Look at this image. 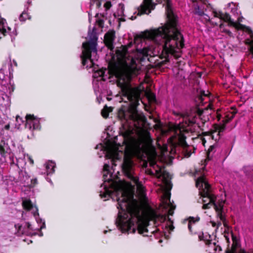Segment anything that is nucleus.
<instances>
[{"label": "nucleus", "instance_id": "28", "mask_svg": "<svg viewBox=\"0 0 253 253\" xmlns=\"http://www.w3.org/2000/svg\"><path fill=\"white\" fill-rule=\"evenodd\" d=\"M216 129H219V131H218V133L220 132V131H222L223 130V126H217L216 128Z\"/></svg>", "mask_w": 253, "mask_h": 253}, {"label": "nucleus", "instance_id": "4", "mask_svg": "<svg viewBox=\"0 0 253 253\" xmlns=\"http://www.w3.org/2000/svg\"><path fill=\"white\" fill-rule=\"evenodd\" d=\"M196 185L199 189L201 201L199 202L203 204V209H207L213 207L216 212L217 221H211V223L216 231L221 225L222 223L224 226L227 227V224L224 216L222 214V209L224 201L215 197L211 191L210 185L208 183L204 176L199 177L196 181Z\"/></svg>", "mask_w": 253, "mask_h": 253}, {"label": "nucleus", "instance_id": "18", "mask_svg": "<svg viewBox=\"0 0 253 253\" xmlns=\"http://www.w3.org/2000/svg\"><path fill=\"white\" fill-rule=\"evenodd\" d=\"M103 2V0H90V4L91 5L95 4L96 7H100L102 3Z\"/></svg>", "mask_w": 253, "mask_h": 253}, {"label": "nucleus", "instance_id": "29", "mask_svg": "<svg viewBox=\"0 0 253 253\" xmlns=\"http://www.w3.org/2000/svg\"><path fill=\"white\" fill-rule=\"evenodd\" d=\"M223 31L224 32L227 33L230 36H232V33L230 31L226 30H224Z\"/></svg>", "mask_w": 253, "mask_h": 253}, {"label": "nucleus", "instance_id": "31", "mask_svg": "<svg viewBox=\"0 0 253 253\" xmlns=\"http://www.w3.org/2000/svg\"><path fill=\"white\" fill-rule=\"evenodd\" d=\"M168 149H169V148H168V146H165L164 147V148H163V151H168Z\"/></svg>", "mask_w": 253, "mask_h": 253}, {"label": "nucleus", "instance_id": "36", "mask_svg": "<svg viewBox=\"0 0 253 253\" xmlns=\"http://www.w3.org/2000/svg\"><path fill=\"white\" fill-rule=\"evenodd\" d=\"M28 2L29 3H31V1H30V0H29L28 1Z\"/></svg>", "mask_w": 253, "mask_h": 253}, {"label": "nucleus", "instance_id": "11", "mask_svg": "<svg viewBox=\"0 0 253 253\" xmlns=\"http://www.w3.org/2000/svg\"><path fill=\"white\" fill-rule=\"evenodd\" d=\"M22 205L25 210L30 211L34 215L35 218L39 215L38 210L37 207L32 203L31 201L29 199H25L23 201Z\"/></svg>", "mask_w": 253, "mask_h": 253}, {"label": "nucleus", "instance_id": "10", "mask_svg": "<svg viewBox=\"0 0 253 253\" xmlns=\"http://www.w3.org/2000/svg\"><path fill=\"white\" fill-rule=\"evenodd\" d=\"M26 127L29 129H36L40 128V121L38 119L31 115H28L26 117Z\"/></svg>", "mask_w": 253, "mask_h": 253}, {"label": "nucleus", "instance_id": "5", "mask_svg": "<svg viewBox=\"0 0 253 253\" xmlns=\"http://www.w3.org/2000/svg\"><path fill=\"white\" fill-rule=\"evenodd\" d=\"M228 8L234 15V18H231L228 14L223 13L220 11L214 10L213 11L214 18L211 20V23L214 25H219L220 28H221L222 26V21L223 20L228 22L229 26L234 27L237 30H248V28L241 24L243 17L241 16L240 12L238 11L237 5L233 2L229 3H228Z\"/></svg>", "mask_w": 253, "mask_h": 253}, {"label": "nucleus", "instance_id": "12", "mask_svg": "<svg viewBox=\"0 0 253 253\" xmlns=\"http://www.w3.org/2000/svg\"><path fill=\"white\" fill-rule=\"evenodd\" d=\"M115 38V32L114 31H109L105 34L104 36V41L109 48H112Z\"/></svg>", "mask_w": 253, "mask_h": 253}, {"label": "nucleus", "instance_id": "33", "mask_svg": "<svg viewBox=\"0 0 253 253\" xmlns=\"http://www.w3.org/2000/svg\"><path fill=\"white\" fill-rule=\"evenodd\" d=\"M209 118L208 117L207 118H205L204 119V121L206 122L207 121V120H208Z\"/></svg>", "mask_w": 253, "mask_h": 253}, {"label": "nucleus", "instance_id": "25", "mask_svg": "<svg viewBox=\"0 0 253 253\" xmlns=\"http://www.w3.org/2000/svg\"><path fill=\"white\" fill-rule=\"evenodd\" d=\"M249 43L250 44V51L252 54L253 55V39L250 41Z\"/></svg>", "mask_w": 253, "mask_h": 253}, {"label": "nucleus", "instance_id": "9", "mask_svg": "<svg viewBox=\"0 0 253 253\" xmlns=\"http://www.w3.org/2000/svg\"><path fill=\"white\" fill-rule=\"evenodd\" d=\"M199 220L200 217L198 216L189 217L183 221V223L187 225L190 232L196 234L198 232V224Z\"/></svg>", "mask_w": 253, "mask_h": 253}, {"label": "nucleus", "instance_id": "30", "mask_svg": "<svg viewBox=\"0 0 253 253\" xmlns=\"http://www.w3.org/2000/svg\"><path fill=\"white\" fill-rule=\"evenodd\" d=\"M32 182L34 184H37V179L36 178L34 179H32Z\"/></svg>", "mask_w": 253, "mask_h": 253}, {"label": "nucleus", "instance_id": "38", "mask_svg": "<svg viewBox=\"0 0 253 253\" xmlns=\"http://www.w3.org/2000/svg\"><path fill=\"white\" fill-rule=\"evenodd\" d=\"M36 219L37 220V219L36 218ZM37 222H38V220H37Z\"/></svg>", "mask_w": 253, "mask_h": 253}, {"label": "nucleus", "instance_id": "19", "mask_svg": "<svg viewBox=\"0 0 253 253\" xmlns=\"http://www.w3.org/2000/svg\"><path fill=\"white\" fill-rule=\"evenodd\" d=\"M104 74V71L102 69L97 70L95 72L93 75L94 78H97L98 77H102Z\"/></svg>", "mask_w": 253, "mask_h": 253}, {"label": "nucleus", "instance_id": "14", "mask_svg": "<svg viewBox=\"0 0 253 253\" xmlns=\"http://www.w3.org/2000/svg\"><path fill=\"white\" fill-rule=\"evenodd\" d=\"M55 164L52 161H49L44 164V167L46 169V173L47 175L52 174L54 172V168L55 167Z\"/></svg>", "mask_w": 253, "mask_h": 253}, {"label": "nucleus", "instance_id": "24", "mask_svg": "<svg viewBox=\"0 0 253 253\" xmlns=\"http://www.w3.org/2000/svg\"><path fill=\"white\" fill-rule=\"evenodd\" d=\"M111 6L112 4L110 1H106L104 4V6L106 10L110 9Z\"/></svg>", "mask_w": 253, "mask_h": 253}, {"label": "nucleus", "instance_id": "16", "mask_svg": "<svg viewBox=\"0 0 253 253\" xmlns=\"http://www.w3.org/2000/svg\"><path fill=\"white\" fill-rule=\"evenodd\" d=\"M124 5L123 4H120L118 6L117 11L114 13V15L115 17H122L124 15Z\"/></svg>", "mask_w": 253, "mask_h": 253}, {"label": "nucleus", "instance_id": "26", "mask_svg": "<svg viewBox=\"0 0 253 253\" xmlns=\"http://www.w3.org/2000/svg\"><path fill=\"white\" fill-rule=\"evenodd\" d=\"M26 157L29 160L30 163L32 165L34 164V160L32 159V158L28 155V154L26 155Z\"/></svg>", "mask_w": 253, "mask_h": 253}, {"label": "nucleus", "instance_id": "17", "mask_svg": "<svg viewBox=\"0 0 253 253\" xmlns=\"http://www.w3.org/2000/svg\"><path fill=\"white\" fill-rule=\"evenodd\" d=\"M112 111V109L111 107L105 106L101 111V115L104 118H106L108 116L109 113Z\"/></svg>", "mask_w": 253, "mask_h": 253}, {"label": "nucleus", "instance_id": "3", "mask_svg": "<svg viewBox=\"0 0 253 253\" xmlns=\"http://www.w3.org/2000/svg\"><path fill=\"white\" fill-rule=\"evenodd\" d=\"M208 109L211 110L212 109L211 104H209L204 110L195 109L189 113L180 114V115L183 118L184 122L171 125L169 126L168 131L171 136L168 140V143L171 147H172L170 148L171 151H173V148L178 145L183 147L187 146L185 141V133L191 129L189 127L195 124L199 126V119L203 120V115Z\"/></svg>", "mask_w": 253, "mask_h": 253}, {"label": "nucleus", "instance_id": "20", "mask_svg": "<svg viewBox=\"0 0 253 253\" xmlns=\"http://www.w3.org/2000/svg\"><path fill=\"white\" fill-rule=\"evenodd\" d=\"M28 18H29V15H28V13L27 12H23L21 14V15H20V16L19 17V19L21 21H24L26 19H28Z\"/></svg>", "mask_w": 253, "mask_h": 253}, {"label": "nucleus", "instance_id": "15", "mask_svg": "<svg viewBox=\"0 0 253 253\" xmlns=\"http://www.w3.org/2000/svg\"><path fill=\"white\" fill-rule=\"evenodd\" d=\"M25 158L26 155H24L23 157H19L17 158L16 165L19 169H22L25 168L26 164L25 160Z\"/></svg>", "mask_w": 253, "mask_h": 253}, {"label": "nucleus", "instance_id": "32", "mask_svg": "<svg viewBox=\"0 0 253 253\" xmlns=\"http://www.w3.org/2000/svg\"><path fill=\"white\" fill-rule=\"evenodd\" d=\"M191 155V153L190 152H187L186 154H185V156L186 157H190Z\"/></svg>", "mask_w": 253, "mask_h": 253}, {"label": "nucleus", "instance_id": "22", "mask_svg": "<svg viewBox=\"0 0 253 253\" xmlns=\"http://www.w3.org/2000/svg\"><path fill=\"white\" fill-rule=\"evenodd\" d=\"M209 94V91H207V92H205V91H203L202 92L201 96L199 98V99L201 102H203L204 100H205V97H207Z\"/></svg>", "mask_w": 253, "mask_h": 253}, {"label": "nucleus", "instance_id": "6", "mask_svg": "<svg viewBox=\"0 0 253 253\" xmlns=\"http://www.w3.org/2000/svg\"><path fill=\"white\" fill-rule=\"evenodd\" d=\"M88 42L83 43V50L81 58L82 64L86 68H91L96 64L95 61L98 59L99 56L97 53V37L95 32L88 33Z\"/></svg>", "mask_w": 253, "mask_h": 253}, {"label": "nucleus", "instance_id": "27", "mask_svg": "<svg viewBox=\"0 0 253 253\" xmlns=\"http://www.w3.org/2000/svg\"><path fill=\"white\" fill-rule=\"evenodd\" d=\"M16 121L18 123H20V122H23L22 119L19 116H17L16 118ZM20 124H19V125Z\"/></svg>", "mask_w": 253, "mask_h": 253}, {"label": "nucleus", "instance_id": "8", "mask_svg": "<svg viewBox=\"0 0 253 253\" xmlns=\"http://www.w3.org/2000/svg\"><path fill=\"white\" fill-rule=\"evenodd\" d=\"M9 35L11 37L16 35L14 30L11 32V28L7 26L5 19L3 18L0 19V39L2 37Z\"/></svg>", "mask_w": 253, "mask_h": 253}, {"label": "nucleus", "instance_id": "7", "mask_svg": "<svg viewBox=\"0 0 253 253\" xmlns=\"http://www.w3.org/2000/svg\"><path fill=\"white\" fill-rule=\"evenodd\" d=\"M229 236L231 237L232 244L231 249L227 252V253H239V242L237 237L235 236L232 233L228 234V235H225L224 237L228 243L229 242ZM240 253H247L244 251H240Z\"/></svg>", "mask_w": 253, "mask_h": 253}, {"label": "nucleus", "instance_id": "2", "mask_svg": "<svg viewBox=\"0 0 253 253\" xmlns=\"http://www.w3.org/2000/svg\"><path fill=\"white\" fill-rule=\"evenodd\" d=\"M193 2L197 0H192ZM206 4L207 0H200ZM166 3L167 23L158 28L146 31L134 39L135 51L129 50L132 43L121 47L112 56L111 62L114 66V73L117 78V84L121 88L123 95L129 101L136 100L138 94L130 85L133 76L145 69L147 56L160 53L174 54L179 53L184 46L183 38L177 25V17L173 12L169 0H143L138 9V14H148L158 2Z\"/></svg>", "mask_w": 253, "mask_h": 253}, {"label": "nucleus", "instance_id": "13", "mask_svg": "<svg viewBox=\"0 0 253 253\" xmlns=\"http://www.w3.org/2000/svg\"><path fill=\"white\" fill-rule=\"evenodd\" d=\"M27 228H25L19 224H16L15 227L16 229H18L17 232L19 235L20 234H26L28 235L30 233V230H33V228L31 225L29 223H26Z\"/></svg>", "mask_w": 253, "mask_h": 253}, {"label": "nucleus", "instance_id": "23", "mask_svg": "<svg viewBox=\"0 0 253 253\" xmlns=\"http://www.w3.org/2000/svg\"><path fill=\"white\" fill-rule=\"evenodd\" d=\"M195 13L200 16L205 15L204 13L202 11L200 10V7L198 5L195 7Z\"/></svg>", "mask_w": 253, "mask_h": 253}, {"label": "nucleus", "instance_id": "37", "mask_svg": "<svg viewBox=\"0 0 253 253\" xmlns=\"http://www.w3.org/2000/svg\"><path fill=\"white\" fill-rule=\"evenodd\" d=\"M150 232H151V233H154V231H151Z\"/></svg>", "mask_w": 253, "mask_h": 253}, {"label": "nucleus", "instance_id": "1", "mask_svg": "<svg viewBox=\"0 0 253 253\" xmlns=\"http://www.w3.org/2000/svg\"><path fill=\"white\" fill-rule=\"evenodd\" d=\"M118 118L122 121L121 130L124 137L123 145L114 141H107L102 145H97L103 151L108 163L103 167L104 183L101 185L100 196L107 198L115 195L118 201L119 213H157L149 209L143 210L138 201L133 199L134 186H136L137 192L141 201H145V188L139 181L134 171L133 156H139L141 153L148 155L149 165L152 169H147L146 172L155 175L161 181L160 188L162 190L161 206L165 213H173L175 206L170 201L169 191L172 188L170 174L164 168L156 163V154L153 152L148 154L152 139L149 132L143 131L137 138L133 134L136 130H141L144 126L146 119L143 114L138 112L130 105L123 106L119 109Z\"/></svg>", "mask_w": 253, "mask_h": 253}, {"label": "nucleus", "instance_id": "21", "mask_svg": "<svg viewBox=\"0 0 253 253\" xmlns=\"http://www.w3.org/2000/svg\"><path fill=\"white\" fill-rule=\"evenodd\" d=\"M3 122L1 120V117H0V129L3 130V129H5L7 130L9 128V124L5 125L4 126V127H3Z\"/></svg>", "mask_w": 253, "mask_h": 253}, {"label": "nucleus", "instance_id": "34", "mask_svg": "<svg viewBox=\"0 0 253 253\" xmlns=\"http://www.w3.org/2000/svg\"><path fill=\"white\" fill-rule=\"evenodd\" d=\"M151 95H152V99H153V98H154V95H153V94H152Z\"/></svg>", "mask_w": 253, "mask_h": 253}, {"label": "nucleus", "instance_id": "35", "mask_svg": "<svg viewBox=\"0 0 253 253\" xmlns=\"http://www.w3.org/2000/svg\"><path fill=\"white\" fill-rule=\"evenodd\" d=\"M199 238H200V240H202V239L201 238V235H199Z\"/></svg>", "mask_w": 253, "mask_h": 253}]
</instances>
